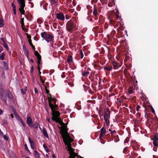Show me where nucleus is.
Returning <instances> with one entry per match:
<instances>
[{
	"label": "nucleus",
	"instance_id": "obj_1",
	"mask_svg": "<svg viewBox=\"0 0 158 158\" xmlns=\"http://www.w3.org/2000/svg\"><path fill=\"white\" fill-rule=\"evenodd\" d=\"M108 18L109 20L110 24V26H113L115 28H116L119 25L120 26L117 29H118L121 31H123L124 27L121 26V23L119 21L117 22L116 19H119L122 20L121 17L119 15L117 14L113 11H111L109 14Z\"/></svg>",
	"mask_w": 158,
	"mask_h": 158
},
{
	"label": "nucleus",
	"instance_id": "obj_2",
	"mask_svg": "<svg viewBox=\"0 0 158 158\" xmlns=\"http://www.w3.org/2000/svg\"><path fill=\"white\" fill-rule=\"evenodd\" d=\"M76 27V23L73 21L70 20L66 23V29L68 31L72 33L75 30Z\"/></svg>",
	"mask_w": 158,
	"mask_h": 158
},
{
	"label": "nucleus",
	"instance_id": "obj_3",
	"mask_svg": "<svg viewBox=\"0 0 158 158\" xmlns=\"http://www.w3.org/2000/svg\"><path fill=\"white\" fill-rule=\"evenodd\" d=\"M60 133L61 134L62 137L63 139V140L64 143L70 141L71 142L73 141V139H72L69 135L68 131L61 130Z\"/></svg>",
	"mask_w": 158,
	"mask_h": 158
},
{
	"label": "nucleus",
	"instance_id": "obj_4",
	"mask_svg": "<svg viewBox=\"0 0 158 158\" xmlns=\"http://www.w3.org/2000/svg\"><path fill=\"white\" fill-rule=\"evenodd\" d=\"M25 0H17L18 4L20 5L19 10L21 15H24L25 12L24 9L25 6Z\"/></svg>",
	"mask_w": 158,
	"mask_h": 158
},
{
	"label": "nucleus",
	"instance_id": "obj_5",
	"mask_svg": "<svg viewBox=\"0 0 158 158\" xmlns=\"http://www.w3.org/2000/svg\"><path fill=\"white\" fill-rule=\"evenodd\" d=\"M110 111L108 108H106V112L104 114V118L106 122V125H109L110 124L109 119L110 118Z\"/></svg>",
	"mask_w": 158,
	"mask_h": 158
},
{
	"label": "nucleus",
	"instance_id": "obj_6",
	"mask_svg": "<svg viewBox=\"0 0 158 158\" xmlns=\"http://www.w3.org/2000/svg\"><path fill=\"white\" fill-rule=\"evenodd\" d=\"M52 105L50 104L49 107H50L52 111V117H54V118L56 117H59L60 116V114L58 111L56 110H58L59 108H57L56 109H53L52 107Z\"/></svg>",
	"mask_w": 158,
	"mask_h": 158
},
{
	"label": "nucleus",
	"instance_id": "obj_7",
	"mask_svg": "<svg viewBox=\"0 0 158 158\" xmlns=\"http://www.w3.org/2000/svg\"><path fill=\"white\" fill-rule=\"evenodd\" d=\"M72 142L70 141L66 142L65 143H64L65 145H66L67 147V148L68 149L67 150L68 151H69L70 152H74V149L73 148L71 147V143Z\"/></svg>",
	"mask_w": 158,
	"mask_h": 158
},
{
	"label": "nucleus",
	"instance_id": "obj_8",
	"mask_svg": "<svg viewBox=\"0 0 158 158\" xmlns=\"http://www.w3.org/2000/svg\"><path fill=\"white\" fill-rule=\"evenodd\" d=\"M56 15V18L59 20L63 21L65 19L64 15L62 13H57Z\"/></svg>",
	"mask_w": 158,
	"mask_h": 158
},
{
	"label": "nucleus",
	"instance_id": "obj_9",
	"mask_svg": "<svg viewBox=\"0 0 158 158\" xmlns=\"http://www.w3.org/2000/svg\"><path fill=\"white\" fill-rule=\"evenodd\" d=\"M153 140V143L154 146L157 147L158 145V135L157 134H155Z\"/></svg>",
	"mask_w": 158,
	"mask_h": 158
},
{
	"label": "nucleus",
	"instance_id": "obj_10",
	"mask_svg": "<svg viewBox=\"0 0 158 158\" xmlns=\"http://www.w3.org/2000/svg\"><path fill=\"white\" fill-rule=\"evenodd\" d=\"M26 123L30 127H32V119L31 117L28 116V114L27 115Z\"/></svg>",
	"mask_w": 158,
	"mask_h": 158
},
{
	"label": "nucleus",
	"instance_id": "obj_11",
	"mask_svg": "<svg viewBox=\"0 0 158 158\" xmlns=\"http://www.w3.org/2000/svg\"><path fill=\"white\" fill-rule=\"evenodd\" d=\"M54 36L52 34H49L48 33L47 36V40H46L48 42L53 41Z\"/></svg>",
	"mask_w": 158,
	"mask_h": 158
},
{
	"label": "nucleus",
	"instance_id": "obj_12",
	"mask_svg": "<svg viewBox=\"0 0 158 158\" xmlns=\"http://www.w3.org/2000/svg\"><path fill=\"white\" fill-rule=\"evenodd\" d=\"M28 140L30 143L31 148L32 149H35L36 147L34 142L32 140L30 137H28Z\"/></svg>",
	"mask_w": 158,
	"mask_h": 158
},
{
	"label": "nucleus",
	"instance_id": "obj_13",
	"mask_svg": "<svg viewBox=\"0 0 158 158\" xmlns=\"http://www.w3.org/2000/svg\"><path fill=\"white\" fill-rule=\"evenodd\" d=\"M48 105L49 106V105L51 104L52 105V107L53 106L52 105V101H57V99L56 98H52L51 96H50V97H48Z\"/></svg>",
	"mask_w": 158,
	"mask_h": 158
},
{
	"label": "nucleus",
	"instance_id": "obj_14",
	"mask_svg": "<svg viewBox=\"0 0 158 158\" xmlns=\"http://www.w3.org/2000/svg\"><path fill=\"white\" fill-rule=\"evenodd\" d=\"M35 55L36 57L38 60H41V57L37 51H35Z\"/></svg>",
	"mask_w": 158,
	"mask_h": 158
},
{
	"label": "nucleus",
	"instance_id": "obj_15",
	"mask_svg": "<svg viewBox=\"0 0 158 158\" xmlns=\"http://www.w3.org/2000/svg\"><path fill=\"white\" fill-rule=\"evenodd\" d=\"M93 14L95 16L99 15V14L98 13L97 7L95 5L94 6Z\"/></svg>",
	"mask_w": 158,
	"mask_h": 158
},
{
	"label": "nucleus",
	"instance_id": "obj_16",
	"mask_svg": "<svg viewBox=\"0 0 158 158\" xmlns=\"http://www.w3.org/2000/svg\"><path fill=\"white\" fill-rule=\"evenodd\" d=\"M52 119L53 121H55L56 123H58L61 124V122L60 118L59 117L54 118L53 117H52Z\"/></svg>",
	"mask_w": 158,
	"mask_h": 158
},
{
	"label": "nucleus",
	"instance_id": "obj_17",
	"mask_svg": "<svg viewBox=\"0 0 158 158\" xmlns=\"http://www.w3.org/2000/svg\"><path fill=\"white\" fill-rule=\"evenodd\" d=\"M47 32L46 31H45L41 33V35L43 38L45 40H47Z\"/></svg>",
	"mask_w": 158,
	"mask_h": 158
},
{
	"label": "nucleus",
	"instance_id": "obj_18",
	"mask_svg": "<svg viewBox=\"0 0 158 158\" xmlns=\"http://www.w3.org/2000/svg\"><path fill=\"white\" fill-rule=\"evenodd\" d=\"M115 4V2L114 0H109L108 6L109 7H111L114 5Z\"/></svg>",
	"mask_w": 158,
	"mask_h": 158
},
{
	"label": "nucleus",
	"instance_id": "obj_19",
	"mask_svg": "<svg viewBox=\"0 0 158 158\" xmlns=\"http://www.w3.org/2000/svg\"><path fill=\"white\" fill-rule=\"evenodd\" d=\"M112 64L114 68V69H117L120 67L119 64L117 63L114 61H113L112 62Z\"/></svg>",
	"mask_w": 158,
	"mask_h": 158
},
{
	"label": "nucleus",
	"instance_id": "obj_20",
	"mask_svg": "<svg viewBox=\"0 0 158 158\" xmlns=\"http://www.w3.org/2000/svg\"><path fill=\"white\" fill-rule=\"evenodd\" d=\"M43 135L46 138L48 137V135L47 132L46 130V129L45 128H44L43 129V132H42Z\"/></svg>",
	"mask_w": 158,
	"mask_h": 158
},
{
	"label": "nucleus",
	"instance_id": "obj_21",
	"mask_svg": "<svg viewBox=\"0 0 158 158\" xmlns=\"http://www.w3.org/2000/svg\"><path fill=\"white\" fill-rule=\"evenodd\" d=\"M62 124L64 125V126L61 130H63L64 131H68L69 130V129L68 128H67V126L63 122H62Z\"/></svg>",
	"mask_w": 158,
	"mask_h": 158
},
{
	"label": "nucleus",
	"instance_id": "obj_22",
	"mask_svg": "<svg viewBox=\"0 0 158 158\" xmlns=\"http://www.w3.org/2000/svg\"><path fill=\"white\" fill-rule=\"evenodd\" d=\"M57 101H53L52 102V105L53 106H52L53 109H56L58 108V105L57 104H56V102Z\"/></svg>",
	"mask_w": 158,
	"mask_h": 158
},
{
	"label": "nucleus",
	"instance_id": "obj_23",
	"mask_svg": "<svg viewBox=\"0 0 158 158\" xmlns=\"http://www.w3.org/2000/svg\"><path fill=\"white\" fill-rule=\"evenodd\" d=\"M18 119L20 121V123H22L23 126L24 127H25L26 124L23 121L21 118L19 117V115H18Z\"/></svg>",
	"mask_w": 158,
	"mask_h": 158
},
{
	"label": "nucleus",
	"instance_id": "obj_24",
	"mask_svg": "<svg viewBox=\"0 0 158 158\" xmlns=\"http://www.w3.org/2000/svg\"><path fill=\"white\" fill-rule=\"evenodd\" d=\"M67 61L69 63H70L73 62L72 57L71 55H68L67 58Z\"/></svg>",
	"mask_w": 158,
	"mask_h": 158
},
{
	"label": "nucleus",
	"instance_id": "obj_25",
	"mask_svg": "<svg viewBox=\"0 0 158 158\" xmlns=\"http://www.w3.org/2000/svg\"><path fill=\"white\" fill-rule=\"evenodd\" d=\"M131 155L130 156L129 158H135V156H137L138 154L135 152H131Z\"/></svg>",
	"mask_w": 158,
	"mask_h": 158
},
{
	"label": "nucleus",
	"instance_id": "obj_26",
	"mask_svg": "<svg viewBox=\"0 0 158 158\" xmlns=\"http://www.w3.org/2000/svg\"><path fill=\"white\" fill-rule=\"evenodd\" d=\"M0 94L1 98L3 100L4 102H6V96H4L3 95L2 93L1 92V91H0Z\"/></svg>",
	"mask_w": 158,
	"mask_h": 158
},
{
	"label": "nucleus",
	"instance_id": "obj_27",
	"mask_svg": "<svg viewBox=\"0 0 158 158\" xmlns=\"http://www.w3.org/2000/svg\"><path fill=\"white\" fill-rule=\"evenodd\" d=\"M34 154L35 155L36 158H40V154L36 151H35L34 152Z\"/></svg>",
	"mask_w": 158,
	"mask_h": 158
},
{
	"label": "nucleus",
	"instance_id": "obj_28",
	"mask_svg": "<svg viewBox=\"0 0 158 158\" xmlns=\"http://www.w3.org/2000/svg\"><path fill=\"white\" fill-rule=\"evenodd\" d=\"M112 66H110V67H107L106 66H104V69L105 70H106L108 71H110L112 70Z\"/></svg>",
	"mask_w": 158,
	"mask_h": 158
},
{
	"label": "nucleus",
	"instance_id": "obj_29",
	"mask_svg": "<svg viewBox=\"0 0 158 158\" xmlns=\"http://www.w3.org/2000/svg\"><path fill=\"white\" fill-rule=\"evenodd\" d=\"M23 49L25 54L26 53L28 54V53H29L28 50L27 49L25 45L23 46Z\"/></svg>",
	"mask_w": 158,
	"mask_h": 158
},
{
	"label": "nucleus",
	"instance_id": "obj_30",
	"mask_svg": "<svg viewBox=\"0 0 158 158\" xmlns=\"http://www.w3.org/2000/svg\"><path fill=\"white\" fill-rule=\"evenodd\" d=\"M32 126L35 129H37L38 127V124L37 122H35Z\"/></svg>",
	"mask_w": 158,
	"mask_h": 158
},
{
	"label": "nucleus",
	"instance_id": "obj_31",
	"mask_svg": "<svg viewBox=\"0 0 158 158\" xmlns=\"http://www.w3.org/2000/svg\"><path fill=\"white\" fill-rule=\"evenodd\" d=\"M5 54L4 52L0 54V59L2 60H3L5 58Z\"/></svg>",
	"mask_w": 158,
	"mask_h": 158
},
{
	"label": "nucleus",
	"instance_id": "obj_32",
	"mask_svg": "<svg viewBox=\"0 0 158 158\" xmlns=\"http://www.w3.org/2000/svg\"><path fill=\"white\" fill-rule=\"evenodd\" d=\"M101 132L104 134H105L106 133V130L104 127H102L100 130Z\"/></svg>",
	"mask_w": 158,
	"mask_h": 158
},
{
	"label": "nucleus",
	"instance_id": "obj_33",
	"mask_svg": "<svg viewBox=\"0 0 158 158\" xmlns=\"http://www.w3.org/2000/svg\"><path fill=\"white\" fill-rule=\"evenodd\" d=\"M37 63L38 64V67L37 68H40V67H41L42 66V63L41 62V60H38L37 62Z\"/></svg>",
	"mask_w": 158,
	"mask_h": 158
},
{
	"label": "nucleus",
	"instance_id": "obj_34",
	"mask_svg": "<svg viewBox=\"0 0 158 158\" xmlns=\"http://www.w3.org/2000/svg\"><path fill=\"white\" fill-rule=\"evenodd\" d=\"M7 96L9 98H10V99H13V96L10 93V92H8V93H7Z\"/></svg>",
	"mask_w": 158,
	"mask_h": 158
},
{
	"label": "nucleus",
	"instance_id": "obj_35",
	"mask_svg": "<svg viewBox=\"0 0 158 158\" xmlns=\"http://www.w3.org/2000/svg\"><path fill=\"white\" fill-rule=\"evenodd\" d=\"M3 64L5 69L7 70L8 69V64L5 61L3 62Z\"/></svg>",
	"mask_w": 158,
	"mask_h": 158
},
{
	"label": "nucleus",
	"instance_id": "obj_36",
	"mask_svg": "<svg viewBox=\"0 0 158 158\" xmlns=\"http://www.w3.org/2000/svg\"><path fill=\"white\" fill-rule=\"evenodd\" d=\"M45 88L46 93L49 96H51V95L49 93V90L47 89L46 87V86H45Z\"/></svg>",
	"mask_w": 158,
	"mask_h": 158
},
{
	"label": "nucleus",
	"instance_id": "obj_37",
	"mask_svg": "<svg viewBox=\"0 0 158 158\" xmlns=\"http://www.w3.org/2000/svg\"><path fill=\"white\" fill-rule=\"evenodd\" d=\"M128 92L130 94H131L133 93V89L132 87H130L128 90Z\"/></svg>",
	"mask_w": 158,
	"mask_h": 158
},
{
	"label": "nucleus",
	"instance_id": "obj_38",
	"mask_svg": "<svg viewBox=\"0 0 158 158\" xmlns=\"http://www.w3.org/2000/svg\"><path fill=\"white\" fill-rule=\"evenodd\" d=\"M89 74V72L87 71L83 73V76L85 77H87L88 76V74Z\"/></svg>",
	"mask_w": 158,
	"mask_h": 158
},
{
	"label": "nucleus",
	"instance_id": "obj_39",
	"mask_svg": "<svg viewBox=\"0 0 158 158\" xmlns=\"http://www.w3.org/2000/svg\"><path fill=\"white\" fill-rule=\"evenodd\" d=\"M70 154H71L72 155H73L75 157H77L78 155H77V153H76L74 152H70Z\"/></svg>",
	"mask_w": 158,
	"mask_h": 158
},
{
	"label": "nucleus",
	"instance_id": "obj_40",
	"mask_svg": "<svg viewBox=\"0 0 158 158\" xmlns=\"http://www.w3.org/2000/svg\"><path fill=\"white\" fill-rule=\"evenodd\" d=\"M70 154H71L72 155H73L75 157H77L78 155H77V153H76L74 152H70Z\"/></svg>",
	"mask_w": 158,
	"mask_h": 158
},
{
	"label": "nucleus",
	"instance_id": "obj_41",
	"mask_svg": "<svg viewBox=\"0 0 158 158\" xmlns=\"http://www.w3.org/2000/svg\"><path fill=\"white\" fill-rule=\"evenodd\" d=\"M80 54L81 56V59H82L84 57V54L82 50H80Z\"/></svg>",
	"mask_w": 158,
	"mask_h": 158
},
{
	"label": "nucleus",
	"instance_id": "obj_42",
	"mask_svg": "<svg viewBox=\"0 0 158 158\" xmlns=\"http://www.w3.org/2000/svg\"><path fill=\"white\" fill-rule=\"evenodd\" d=\"M3 20L2 19H0V27H1L3 26Z\"/></svg>",
	"mask_w": 158,
	"mask_h": 158
},
{
	"label": "nucleus",
	"instance_id": "obj_43",
	"mask_svg": "<svg viewBox=\"0 0 158 158\" xmlns=\"http://www.w3.org/2000/svg\"><path fill=\"white\" fill-rule=\"evenodd\" d=\"M4 47L5 48L7 51L9 50L8 46L6 43L3 44Z\"/></svg>",
	"mask_w": 158,
	"mask_h": 158
},
{
	"label": "nucleus",
	"instance_id": "obj_44",
	"mask_svg": "<svg viewBox=\"0 0 158 158\" xmlns=\"http://www.w3.org/2000/svg\"><path fill=\"white\" fill-rule=\"evenodd\" d=\"M117 30L118 31V33L121 35L122 36H123V35H124V34H123V32L120 31V30H119L118 29H117Z\"/></svg>",
	"mask_w": 158,
	"mask_h": 158
},
{
	"label": "nucleus",
	"instance_id": "obj_45",
	"mask_svg": "<svg viewBox=\"0 0 158 158\" xmlns=\"http://www.w3.org/2000/svg\"><path fill=\"white\" fill-rule=\"evenodd\" d=\"M24 148L25 150L29 152H30L29 150H28V147H27V145L26 144H25L24 145Z\"/></svg>",
	"mask_w": 158,
	"mask_h": 158
},
{
	"label": "nucleus",
	"instance_id": "obj_46",
	"mask_svg": "<svg viewBox=\"0 0 158 158\" xmlns=\"http://www.w3.org/2000/svg\"><path fill=\"white\" fill-rule=\"evenodd\" d=\"M3 138L6 140H8V138L7 136L6 135H4L3 136Z\"/></svg>",
	"mask_w": 158,
	"mask_h": 158
},
{
	"label": "nucleus",
	"instance_id": "obj_47",
	"mask_svg": "<svg viewBox=\"0 0 158 158\" xmlns=\"http://www.w3.org/2000/svg\"><path fill=\"white\" fill-rule=\"evenodd\" d=\"M83 87L84 88V90L86 92V90L88 89L89 87L86 86L85 85H83Z\"/></svg>",
	"mask_w": 158,
	"mask_h": 158
},
{
	"label": "nucleus",
	"instance_id": "obj_48",
	"mask_svg": "<svg viewBox=\"0 0 158 158\" xmlns=\"http://www.w3.org/2000/svg\"><path fill=\"white\" fill-rule=\"evenodd\" d=\"M104 134H103V133H102L100 132V136H99V139H102V137H104Z\"/></svg>",
	"mask_w": 158,
	"mask_h": 158
},
{
	"label": "nucleus",
	"instance_id": "obj_49",
	"mask_svg": "<svg viewBox=\"0 0 158 158\" xmlns=\"http://www.w3.org/2000/svg\"><path fill=\"white\" fill-rule=\"evenodd\" d=\"M12 111L15 115H16V116L17 115H18L17 114L16 111V110L14 109H12Z\"/></svg>",
	"mask_w": 158,
	"mask_h": 158
},
{
	"label": "nucleus",
	"instance_id": "obj_50",
	"mask_svg": "<svg viewBox=\"0 0 158 158\" xmlns=\"http://www.w3.org/2000/svg\"><path fill=\"white\" fill-rule=\"evenodd\" d=\"M28 41L31 46H32V45H33L31 42V39H29L28 40Z\"/></svg>",
	"mask_w": 158,
	"mask_h": 158
},
{
	"label": "nucleus",
	"instance_id": "obj_51",
	"mask_svg": "<svg viewBox=\"0 0 158 158\" xmlns=\"http://www.w3.org/2000/svg\"><path fill=\"white\" fill-rule=\"evenodd\" d=\"M24 27H25V25H24V23L21 24V27L22 28V29L23 30H24V31H25Z\"/></svg>",
	"mask_w": 158,
	"mask_h": 158
},
{
	"label": "nucleus",
	"instance_id": "obj_52",
	"mask_svg": "<svg viewBox=\"0 0 158 158\" xmlns=\"http://www.w3.org/2000/svg\"><path fill=\"white\" fill-rule=\"evenodd\" d=\"M116 133V131L115 130H114L113 131H111V132H110V133L112 135L115 134Z\"/></svg>",
	"mask_w": 158,
	"mask_h": 158
},
{
	"label": "nucleus",
	"instance_id": "obj_53",
	"mask_svg": "<svg viewBox=\"0 0 158 158\" xmlns=\"http://www.w3.org/2000/svg\"><path fill=\"white\" fill-rule=\"evenodd\" d=\"M20 23L22 24L24 23V18H21L20 20Z\"/></svg>",
	"mask_w": 158,
	"mask_h": 158
},
{
	"label": "nucleus",
	"instance_id": "obj_54",
	"mask_svg": "<svg viewBox=\"0 0 158 158\" xmlns=\"http://www.w3.org/2000/svg\"><path fill=\"white\" fill-rule=\"evenodd\" d=\"M51 1L52 2V3L54 4L56 3L58 1V0H51Z\"/></svg>",
	"mask_w": 158,
	"mask_h": 158
},
{
	"label": "nucleus",
	"instance_id": "obj_55",
	"mask_svg": "<svg viewBox=\"0 0 158 158\" xmlns=\"http://www.w3.org/2000/svg\"><path fill=\"white\" fill-rule=\"evenodd\" d=\"M150 107H151V109L152 112L153 114H154L155 113V110H154L152 106H151Z\"/></svg>",
	"mask_w": 158,
	"mask_h": 158
},
{
	"label": "nucleus",
	"instance_id": "obj_56",
	"mask_svg": "<svg viewBox=\"0 0 158 158\" xmlns=\"http://www.w3.org/2000/svg\"><path fill=\"white\" fill-rule=\"evenodd\" d=\"M100 139L101 142L102 143L104 144L105 143L106 141L104 140L103 139Z\"/></svg>",
	"mask_w": 158,
	"mask_h": 158
},
{
	"label": "nucleus",
	"instance_id": "obj_57",
	"mask_svg": "<svg viewBox=\"0 0 158 158\" xmlns=\"http://www.w3.org/2000/svg\"><path fill=\"white\" fill-rule=\"evenodd\" d=\"M34 71V67L32 66L31 67L30 70V72L31 73H32V72H33Z\"/></svg>",
	"mask_w": 158,
	"mask_h": 158
},
{
	"label": "nucleus",
	"instance_id": "obj_58",
	"mask_svg": "<svg viewBox=\"0 0 158 158\" xmlns=\"http://www.w3.org/2000/svg\"><path fill=\"white\" fill-rule=\"evenodd\" d=\"M11 6L13 7V9H15L16 6L15 4L13 3H12L11 4Z\"/></svg>",
	"mask_w": 158,
	"mask_h": 158
},
{
	"label": "nucleus",
	"instance_id": "obj_59",
	"mask_svg": "<svg viewBox=\"0 0 158 158\" xmlns=\"http://www.w3.org/2000/svg\"><path fill=\"white\" fill-rule=\"evenodd\" d=\"M21 93L23 94H25V90H24L23 89H21Z\"/></svg>",
	"mask_w": 158,
	"mask_h": 158
},
{
	"label": "nucleus",
	"instance_id": "obj_60",
	"mask_svg": "<svg viewBox=\"0 0 158 158\" xmlns=\"http://www.w3.org/2000/svg\"><path fill=\"white\" fill-rule=\"evenodd\" d=\"M65 73L64 72L61 75V77L62 78H64L65 77V76L64 75Z\"/></svg>",
	"mask_w": 158,
	"mask_h": 158
},
{
	"label": "nucleus",
	"instance_id": "obj_61",
	"mask_svg": "<svg viewBox=\"0 0 158 158\" xmlns=\"http://www.w3.org/2000/svg\"><path fill=\"white\" fill-rule=\"evenodd\" d=\"M1 40L3 42V44L6 43L5 41L4 40V38L2 37L1 38Z\"/></svg>",
	"mask_w": 158,
	"mask_h": 158
},
{
	"label": "nucleus",
	"instance_id": "obj_62",
	"mask_svg": "<svg viewBox=\"0 0 158 158\" xmlns=\"http://www.w3.org/2000/svg\"><path fill=\"white\" fill-rule=\"evenodd\" d=\"M115 33H116L115 31L114 30H113L111 32V35H114L115 34Z\"/></svg>",
	"mask_w": 158,
	"mask_h": 158
},
{
	"label": "nucleus",
	"instance_id": "obj_63",
	"mask_svg": "<svg viewBox=\"0 0 158 158\" xmlns=\"http://www.w3.org/2000/svg\"><path fill=\"white\" fill-rule=\"evenodd\" d=\"M140 107V106L139 105L137 106L136 108V110L137 111H139V108Z\"/></svg>",
	"mask_w": 158,
	"mask_h": 158
},
{
	"label": "nucleus",
	"instance_id": "obj_64",
	"mask_svg": "<svg viewBox=\"0 0 158 158\" xmlns=\"http://www.w3.org/2000/svg\"><path fill=\"white\" fill-rule=\"evenodd\" d=\"M70 155L69 157V158H75V157L73 155H72L71 154H70Z\"/></svg>",
	"mask_w": 158,
	"mask_h": 158
}]
</instances>
